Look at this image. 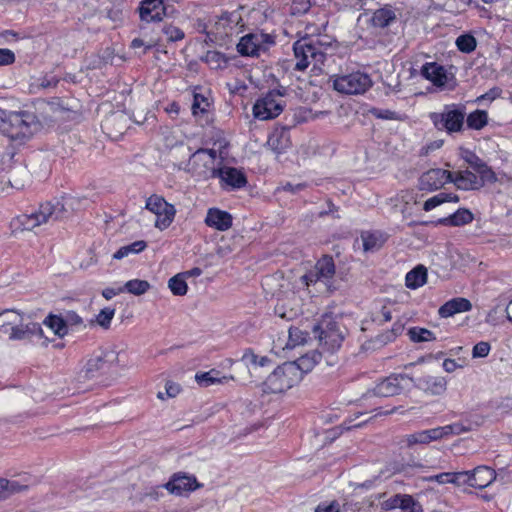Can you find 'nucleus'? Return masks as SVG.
Masks as SVG:
<instances>
[{"label":"nucleus","instance_id":"1","mask_svg":"<svg viewBox=\"0 0 512 512\" xmlns=\"http://www.w3.org/2000/svg\"><path fill=\"white\" fill-rule=\"evenodd\" d=\"M73 202L74 199L69 197L63 198L62 202L58 201L55 204H42L33 213L18 216L14 220V224L21 227L22 230H33L42 224L64 219L70 214Z\"/></svg>","mask_w":512,"mask_h":512},{"label":"nucleus","instance_id":"2","mask_svg":"<svg viewBox=\"0 0 512 512\" xmlns=\"http://www.w3.org/2000/svg\"><path fill=\"white\" fill-rule=\"evenodd\" d=\"M37 127L36 117L32 113L7 110L1 133L22 144L32 138Z\"/></svg>","mask_w":512,"mask_h":512},{"label":"nucleus","instance_id":"3","mask_svg":"<svg viewBox=\"0 0 512 512\" xmlns=\"http://www.w3.org/2000/svg\"><path fill=\"white\" fill-rule=\"evenodd\" d=\"M294 55L296 59L295 70L304 71L310 65L312 70H321L326 54L312 39H302L294 43Z\"/></svg>","mask_w":512,"mask_h":512},{"label":"nucleus","instance_id":"4","mask_svg":"<svg viewBox=\"0 0 512 512\" xmlns=\"http://www.w3.org/2000/svg\"><path fill=\"white\" fill-rule=\"evenodd\" d=\"M285 90L273 89L258 98L253 105V115L256 119L266 121L278 117L285 107Z\"/></svg>","mask_w":512,"mask_h":512},{"label":"nucleus","instance_id":"5","mask_svg":"<svg viewBox=\"0 0 512 512\" xmlns=\"http://www.w3.org/2000/svg\"><path fill=\"white\" fill-rule=\"evenodd\" d=\"M300 381V372L293 363H284L277 367L265 380L264 391L282 393Z\"/></svg>","mask_w":512,"mask_h":512},{"label":"nucleus","instance_id":"6","mask_svg":"<svg viewBox=\"0 0 512 512\" xmlns=\"http://www.w3.org/2000/svg\"><path fill=\"white\" fill-rule=\"evenodd\" d=\"M429 117L437 130L452 134L462 131L465 111L456 105H447L441 112H433Z\"/></svg>","mask_w":512,"mask_h":512},{"label":"nucleus","instance_id":"7","mask_svg":"<svg viewBox=\"0 0 512 512\" xmlns=\"http://www.w3.org/2000/svg\"><path fill=\"white\" fill-rule=\"evenodd\" d=\"M335 275V264L331 257L324 256L315 264L314 268L302 277L306 286L319 284L324 286L325 291H331L332 280Z\"/></svg>","mask_w":512,"mask_h":512},{"label":"nucleus","instance_id":"8","mask_svg":"<svg viewBox=\"0 0 512 512\" xmlns=\"http://www.w3.org/2000/svg\"><path fill=\"white\" fill-rule=\"evenodd\" d=\"M372 85L370 77L362 72H353L347 75L335 76L333 87L344 94H362Z\"/></svg>","mask_w":512,"mask_h":512},{"label":"nucleus","instance_id":"9","mask_svg":"<svg viewBox=\"0 0 512 512\" xmlns=\"http://www.w3.org/2000/svg\"><path fill=\"white\" fill-rule=\"evenodd\" d=\"M146 209L156 215L155 227L160 230L167 229L176 214L174 206L158 195H152L147 199Z\"/></svg>","mask_w":512,"mask_h":512},{"label":"nucleus","instance_id":"10","mask_svg":"<svg viewBox=\"0 0 512 512\" xmlns=\"http://www.w3.org/2000/svg\"><path fill=\"white\" fill-rule=\"evenodd\" d=\"M241 21L242 17L238 11L225 12L214 21L210 33L219 39L238 34L243 26Z\"/></svg>","mask_w":512,"mask_h":512},{"label":"nucleus","instance_id":"11","mask_svg":"<svg viewBox=\"0 0 512 512\" xmlns=\"http://www.w3.org/2000/svg\"><path fill=\"white\" fill-rule=\"evenodd\" d=\"M163 487L172 495L184 496L199 489L202 485L197 481L194 475L185 472H176Z\"/></svg>","mask_w":512,"mask_h":512},{"label":"nucleus","instance_id":"12","mask_svg":"<svg viewBox=\"0 0 512 512\" xmlns=\"http://www.w3.org/2000/svg\"><path fill=\"white\" fill-rule=\"evenodd\" d=\"M270 35L263 33H250L243 36L237 44V50L242 56H258L260 52L266 51L267 46L272 44Z\"/></svg>","mask_w":512,"mask_h":512},{"label":"nucleus","instance_id":"13","mask_svg":"<svg viewBox=\"0 0 512 512\" xmlns=\"http://www.w3.org/2000/svg\"><path fill=\"white\" fill-rule=\"evenodd\" d=\"M407 380L413 381V377L407 374H393L377 383L368 393L378 397L395 396L402 392L403 382Z\"/></svg>","mask_w":512,"mask_h":512},{"label":"nucleus","instance_id":"14","mask_svg":"<svg viewBox=\"0 0 512 512\" xmlns=\"http://www.w3.org/2000/svg\"><path fill=\"white\" fill-rule=\"evenodd\" d=\"M319 329L320 343L326 347L328 351H334L341 346L344 336L339 325L332 321L331 318L323 319L319 325Z\"/></svg>","mask_w":512,"mask_h":512},{"label":"nucleus","instance_id":"15","mask_svg":"<svg viewBox=\"0 0 512 512\" xmlns=\"http://www.w3.org/2000/svg\"><path fill=\"white\" fill-rule=\"evenodd\" d=\"M452 172L440 168L430 169L419 178L420 190L433 192L451 183Z\"/></svg>","mask_w":512,"mask_h":512},{"label":"nucleus","instance_id":"16","mask_svg":"<svg viewBox=\"0 0 512 512\" xmlns=\"http://www.w3.org/2000/svg\"><path fill=\"white\" fill-rule=\"evenodd\" d=\"M138 13L143 22H161L167 16V6L163 0H142Z\"/></svg>","mask_w":512,"mask_h":512},{"label":"nucleus","instance_id":"17","mask_svg":"<svg viewBox=\"0 0 512 512\" xmlns=\"http://www.w3.org/2000/svg\"><path fill=\"white\" fill-rule=\"evenodd\" d=\"M217 151L213 149H199L191 158L193 165L203 168L199 171L208 177L216 178V172L219 168H216Z\"/></svg>","mask_w":512,"mask_h":512},{"label":"nucleus","instance_id":"18","mask_svg":"<svg viewBox=\"0 0 512 512\" xmlns=\"http://www.w3.org/2000/svg\"><path fill=\"white\" fill-rule=\"evenodd\" d=\"M452 180L453 183L460 190H477L480 189L485 181L491 180L494 177H481V175H477L472 171L466 169L457 172H452Z\"/></svg>","mask_w":512,"mask_h":512},{"label":"nucleus","instance_id":"19","mask_svg":"<svg viewBox=\"0 0 512 512\" xmlns=\"http://www.w3.org/2000/svg\"><path fill=\"white\" fill-rule=\"evenodd\" d=\"M411 382L416 388L432 396L442 395L447 389V380L442 376L422 375L413 378Z\"/></svg>","mask_w":512,"mask_h":512},{"label":"nucleus","instance_id":"20","mask_svg":"<svg viewBox=\"0 0 512 512\" xmlns=\"http://www.w3.org/2000/svg\"><path fill=\"white\" fill-rule=\"evenodd\" d=\"M216 173V178L220 179L221 186L226 189H240L247 183L243 172L234 167L224 166L219 168Z\"/></svg>","mask_w":512,"mask_h":512},{"label":"nucleus","instance_id":"21","mask_svg":"<svg viewBox=\"0 0 512 512\" xmlns=\"http://www.w3.org/2000/svg\"><path fill=\"white\" fill-rule=\"evenodd\" d=\"M110 355H112V353L104 351L92 354L80 370L79 379L88 380L94 378L98 372L105 367Z\"/></svg>","mask_w":512,"mask_h":512},{"label":"nucleus","instance_id":"22","mask_svg":"<svg viewBox=\"0 0 512 512\" xmlns=\"http://www.w3.org/2000/svg\"><path fill=\"white\" fill-rule=\"evenodd\" d=\"M233 218L230 213L218 208H209L205 218V224L218 231H227L231 228Z\"/></svg>","mask_w":512,"mask_h":512},{"label":"nucleus","instance_id":"23","mask_svg":"<svg viewBox=\"0 0 512 512\" xmlns=\"http://www.w3.org/2000/svg\"><path fill=\"white\" fill-rule=\"evenodd\" d=\"M437 440H440V437L436 427L405 435L401 438L400 444L404 447L411 448L417 444H429L430 442Z\"/></svg>","mask_w":512,"mask_h":512},{"label":"nucleus","instance_id":"24","mask_svg":"<svg viewBox=\"0 0 512 512\" xmlns=\"http://www.w3.org/2000/svg\"><path fill=\"white\" fill-rule=\"evenodd\" d=\"M472 309L471 302L463 297L453 298L444 303L438 310V314L442 318H449L455 314L468 312Z\"/></svg>","mask_w":512,"mask_h":512},{"label":"nucleus","instance_id":"25","mask_svg":"<svg viewBox=\"0 0 512 512\" xmlns=\"http://www.w3.org/2000/svg\"><path fill=\"white\" fill-rule=\"evenodd\" d=\"M470 478L471 487L484 489L496 479V473L488 466H478L470 471Z\"/></svg>","mask_w":512,"mask_h":512},{"label":"nucleus","instance_id":"26","mask_svg":"<svg viewBox=\"0 0 512 512\" xmlns=\"http://www.w3.org/2000/svg\"><path fill=\"white\" fill-rule=\"evenodd\" d=\"M421 74L425 79L429 80L438 87H443L448 80L445 68L435 62L426 63L423 65Z\"/></svg>","mask_w":512,"mask_h":512},{"label":"nucleus","instance_id":"27","mask_svg":"<svg viewBox=\"0 0 512 512\" xmlns=\"http://www.w3.org/2000/svg\"><path fill=\"white\" fill-rule=\"evenodd\" d=\"M461 157L481 177H494L493 171L474 152L462 150Z\"/></svg>","mask_w":512,"mask_h":512},{"label":"nucleus","instance_id":"28","mask_svg":"<svg viewBox=\"0 0 512 512\" xmlns=\"http://www.w3.org/2000/svg\"><path fill=\"white\" fill-rule=\"evenodd\" d=\"M41 331L39 324L35 322L24 323V319L19 321V325H15L10 329L9 339L10 340H23L31 335H34Z\"/></svg>","mask_w":512,"mask_h":512},{"label":"nucleus","instance_id":"29","mask_svg":"<svg viewBox=\"0 0 512 512\" xmlns=\"http://www.w3.org/2000/svg\"><path fill=\"white\" fill-rule=\"evenodd\" d=\"M360 239L365 252L379 250L386 241L384 235L379 231H364L361 233Z\"/></svg>","mask_w":512,"mask_h":512},{"label":"nucleus","instance_id":"30","mask_svg":"<svg viewBox=\"0 0 512 512\" xmlns=\"http://www.w3.org/2000/svg\"><path fill=\"white\" fill-rule=\"evenodd\" d=\"M28 486L18 480L0 477V501L6 500L15 494L22 493Z\"/></svg>","mask_w":512,"mask_h":512},{"label":"nucleus","instance_id":"31","mask_svg":"<svg viewBox=\"0 0 512 512\" xmlns=\"http://www.w3.org/2000/svg\"><path fill=\"white\" fill-rule=\"evenodd\" d=\"M219 374V371L211 369L210 371L207 372L197 373L195 375V380L199 385L203 387H208L214 384L227 383L228 381L234 379L233 376L219 377Z\"/></svg>","mask_w":512,"mask_h":512},{"label":"nucleus","instance_id":"32","mask_svg":"<svg viewBox=\"0 0 512 512\" xmlns=\"http://www.w3.org/2000/svg\"><path fill=\"white\" fill-rule=\"evenodd\" d=\"M427 282V269L418 265L406 274L405 284L410 289L422 287Z\"/></svg>","mask_w":512,"mask_h":512},{"label":"nucleus","instance_id":"33","mask_svg":"<svg viewBox=\"0 0 512 512\" xmlns=\"http://www.w3.org/2000/svg\"><path fill=\"white\" fill-rule=\"evenodd\" d=\"M321 354L317 351L307 353L296 361L292 362L297 370L300 372V380L304 373H307L313 369V367L320 361Z\"/></svg>","mask_w":512,"mask_h":512},{"label":"nucleus","instance_id":"34","mask_svg":"<svg viewBox=\"0 0 512 512\" xmlns=\"http://www.w3.org/2000/svg\"><path fill=\"white\" fill-rule=\"evenodd\" d=\"M473 214L467 209H459L449 217L438 220V223L451 226H462L472 222Z\"/></svg>","mask_w":512,"mask_h":512},{"label":"nucleus","instance_id":"35","mask_svg":"<svg viewBox=\"0 0 512 512\" xmlns=\"http://www.w3.org/2000/svg\"><path fill=\"white\" fill-rule=\"evenodd\" d=\"M396 19L395 12L391 7H383L376 10L372 16L371 22L373 26L384 28L390 25Z\"/></svg>","mask_w":512,"mask_h":512},{"label":"nucleus","instance_id":"36","mask_svg":"<svg viewBox=\"0 0 512 512\" xmlns=\"http://www.w3.org/2000/svg\"><path fill=\"white\" fill-rule=\"evenodd\" d=\"M21 320L23 315L20 312L14 309L4 310L0 312V329L7 333L13 326L19 325Z\"/></svg>","mask_w":512,"mask_h":512},{"label":"nucleus","instance_id":"37","mask_svg":"<svg viewBox=\"0 0 512 512\" xmlns=\"http://www.w3.org/2000/svg\"><path fill=\"white\" fill-rule=\"evenodd\" d=\"M459 197L452 193H439L423 203V210L428 212L446 202H458Z\"/></svg>","mask_w":512,"mask_h":512},{"label":"nucleus","instance_id":"38","mask_svg":"<svg viewBox=\"0 0 512 512\" xmlns=\"http://www.w3.org/2000/svg\"><path fill=\"white\" fill-rule=\"evenodd\" d=\"M147 247V244L143 240L135 241L129 245L123 246L119 248L114 254L113 258L117 260H121L130 254H138L142 252Z\"/></svg>","mask_w":512,"mask_h":512},{"label":"nucleus","instance_id":"39","mask_svg":"<svg viewBox=\"0 0 512 512\" xmlns=\"http://www.w3.org/2000/svg\"><path fill=\"white\" fill-rule=\"evenodd\" d=\"M44 324L59 337H64L68 333L67 322L62 317L50 315L45 319Z\"/></svg>","mask_w":512,"mask_h":512},{"label":"nucleus","instance_id":"40","mask_svg":"<svg viewBox=\"0 0 512 512\" xmlns=\"http://www.w3.org/2000/svg\"><path fill=\"white\" fill-rule=\"evenodd\" d=\"M123 287V292H128L130 294L140 296L145 294L150 288L151 285L146 280L133 279L127 281Z\"/></svg>","mask_w":512,"mask_h":512},{"label":"nucleus","instance_id":"41","mask_svg":"<svg viewBox=\"0 0 512 512\" xmlns=\"http://www.w3.org/2000/svg\"><path fill=\"white\" fill-rule=\"evenodd\" d=\"M467 126L474 130H480L487 125L488 114L484 110H476L467 116Z\"/></svg>","mask_w":512,"mask_h":512},{"label":"nucleus","instance_id":"42","mask_svg":"<svg viewBox=\"0 0 512 512\" xmlns=\"http://www.w3.org/2000/svg\"><path fill=\"white\" fill-rule=\"evenodd\" d=\"M307 333L303 332L301 329L297 327H291L288 330V341L283 347V349H293L296 346L302 345L306 342Z\"/></svg>","mask_w":512,"mask_h":512},{"label":"nucleus","instance_id":"43","mask_svg":"<svg viewBox=\"0 0 512 512\" xmlns=\"http://www.w3.org/2000/svg\"><path fill=\"white\" fill-rule=\"evenodd\" d=\"M408 335L413 342H427L436 340L435 334L425 328L412 327L408 330Z\"/></svg>","mask_w":512,"mask_h":512},{"label":"nucleus","instance_id":"44","mask_svg":"<svg viewBox=\"0 0 512 512\" xmlns=\"http://www.w3.org/2000/svg\"><path fill=\"white\" fill-rule=\"evenodd\" d=\"M168 287L176 296H183L187 293L188 286L184 274H177L169 279Z\"/></svg>","mask_w":512,"mask_h":512},{"label":"nucleus","instance_id":"45","mask_svg":"<svg viewBox=\"0 0 512 512\" xmlns=\"http://www.w3.org/2000/svg\"><path fill=\"white\" fill-rule=\"evenodd\" d=\"M440 439L449 435H460L470 431V428L462 423H453L442 427H437Z\"/></svg>","mask_w":512,"mask_h":512},{"label":"nucleus","instance_id":"46","mask_svg":"<svg viewBox=\"0 0 512 512\" xmlns=\"http://www.w3.org/2000/svg\"><path fill=\"white\" fill-rule=\"evenodd\" d=\"M205 61L212 69H223L227 66L226 57L217 51H208L205 56Z\"/></svg>","mask_w":512,"mask_h":512},{"label":"nucleus","instance_id":"47","mask_svg":"<svg viewBox=\"0 0 512 512\" xmlns=\"http://www.w3.org/2000/svg\"><path fill=\"white\" fill-rule=\"evenodd\" d=\"M477 45L476 39L470 34L460 35L456 39L457 48L464 53H470L475 50Z\"/></svg>","mask_w":512,"mask_h":512},{"label":"nucleus","instance_id":"48","mask_svg":"<svg viewBox=\"0 0 512 512\" xmlns=\"http://www.w3.org/2000/svg\"><path fill=\"white\" fill-rule=\"evenodd\" d=\"M400 509L403 512H423L422 506L407 494H401Z\"/></svg>","mask_w":512,"mask_h":512},{"label":"nucleus","instance_id":"49","mask_svg":"<svg viewBox=\"0 0 512 512\" xmlns=\"http://www.w3.org/2000/svg\"><path fill=\"white\" fill-rule=\"evenodd\" d=\"M209 106L210 102L208 98L201 94H194V99L191 107L194 116L206 113L208 111Z\"/></svg>","mask_w":512,"mask_h":512},{"label":"nucleus","instance_id":"50","mask_svg":"<svg viewBox=\"0 0 512 512\" xmlns=\"http://www.w3.org/2000/svg\"><path fill=\"white\" fill-rule=\"evenodd\" d=\"M163 488V486L147 487L145 491L141 493L140 500L158 501L164 495Z\"/></svg>","mask_w":512,"mask_h":512},{"label":"nucleus","instance_id":"51","mask_svg":"<svg viewBox=\"0 0 512 512\" xmlns=\"http://www.w3.org/2000/svg\"><path fill=\"white\" fill-rule=\"evenodd\" d=\"M163 33L166 35L167 40L171 42L180 41L184 38V32L177 26L172 24L163 27Z\"/></svg>","mask_w":512,"mask_h":512},{"label":"nucleus","instance_id":"52","mask_svg":"<svg viewBox=\"0 0 512 512\" xmlns=\"http://www.w3.org/2000/svg\"><path fill=\"white\" fill-rule=\"evenodd\" d=\"M115 315V309L104 308L96 317V322L103 328H108Z\"/></svg>","mask_w":512,"mask_h":512},{"label":"nucleus","instance_id":"53","mask_svg":"<svg viewBox=\"0 0 512 512\" xmlns=\"http://www.w3.org/2000/svg\"><path fill=\"white\" fill-rule=\"evenodd\" d=\"M297 304L295 305H287L283 299H279L278 303L275 307L276 313L282 317V318H291L293 315H295V308Z\"/></svg>","mask_w":512,"mask_h":512},{"label":"nucleus","instance_id":"54","mask_svg":"<svg viewBox=\"0 0 512 512\" xmlns=\"http://www.w3.org/2000/svg\"><path fill=\"white\" fill-rule=\"evenodd\" d=\"M453 484L457 487H471L470 471L453 472Z\"/></svg>","mask_w":512,"mask_h":512},{"label":"nucleus","instance_id":"55","mask_svg":"<svg viewBox=\"0 0 512 512\" xmlns=\"http://www.w3.org/2000/svg\"><path fill=\"white\" fill-rule=\"evenodd\" d=\"M369 112L372 116L378 119L397 120L399 118L396 112L389 109L372 108Z\"/></svg>","mask_w":512,"mask_h":512},{"label":"nucleus","instance_id":"56","mask_svg":"<svg viewBox=\"0 0 512 512\" xmlns=\"http://www.w3.org/2000/svg\"><path fill=\"white\" fill-rule=\"evenodd\" d=\"M491 346L486 341L478 342L472 349L473 358H484L490 353Z\"/></svg>","mask_w":512,"mask_h":512},{"label":"nucleus","instance_id":"57","mask_svg":"<svg viewBox=\"0 0 512 512\" xmlns=\"http://www.w3.org/2000/svg\"><path fill=\"white\" fill-rule=\"evenodd\" d=\"M15 62V54L7 48H0V66H6Z\"/></svg>","mask_w":512,"mask_h":512},{"label":"nucleus","instance_id":"58","mask_svg":"<svg viewBox=\"0 0 512 512\" xmlns=\"http://www.w3.org/2000/svg\"><path fill=\"white\" fill-rule=\"evenodd\" d=\"M400 500H401V494H396L392 496L391 498L383 501L381 503V508L384 511H390L396 508H400Z\"/></svg>","mask_w":512,"mask_h":512},{"label":"nucleus","instance_id":"59","mask_svg":"<svg viewBox=\"0 0 512 512\" xmlns=\"http://www.w3.org/2000/svg\"><path fill=\"white\" fill-rule=\"evenodd\" d=\"M309 8V0H293L291 10L293 14H300L307 12Z\"/></svg>","mask_w":512,"mask_h":512},{"label":"nucleus","instance_id":"60","mask_svg":"<svg viewBox=\"0 0 512 512\" xmlns=\"http://www.w3.org/2000/svg\"><path fill=\"white\" fill-rule=\"evenodd\" d=\"M68 326H83V319L74 311H68L64 317Z\"/></svg>","mask_w":512,"mask_h":512},{"label":"nucleus","instance_id":"61","mask_svg":"<svg viewBox=\"0 0 512 512\" xmlns=\"http://www.w3.org/2000/svg\"><path fill=\"white\" fill-rule=\"evenodd\" d=\"M453 472H444L431 477V480L436 481L439 484L451 483L453 484Z\"/></svg>","mask_w":512,"mask_h":512},{"label":"nucleus","instance_id":"62","mask_svg":"<svg viewBox=\"0 0 512 512\" xmlns=\"http://www.w3.org/2000/svg\"><path fill=\"white\" fill-rule=\"evenodd\" d=\"M165 390H166V396L173 398V397H176L180 393L181 387L177 383L167 382L165 385Z\"/></svg>","mask_w":512,"mask_h":512},{"label":"nucleus","instance_id":"63","mask_svg":"<svg viewBox=\"0 0 512 512\" xmlns=\"http://www.w3.org/2000/svg\"><path fill=\"white\" fill-rule=\"evenodd\" d=\"M315 512H340V505L338 502L333 501L327 505H319Z\"/></svg>","mask_w":512,"mask_h":512},{"label":"nucleus","instance_id":"64","mask_svg":"<svg viewBox=\"0 0 512 512\" xmlns=\"http://www.w3.org/2000/svg\"><path fill=\"white\" fill-rule=\"evenodd\" d=\"M123 293V287L120 286L118 288H105L103 291H102V296L106 299V300H110L112 299L114 296L118 295V294H121Z\"/></svg>","mask_w":512,"mask_h":512}]
</instances>
